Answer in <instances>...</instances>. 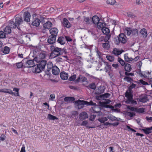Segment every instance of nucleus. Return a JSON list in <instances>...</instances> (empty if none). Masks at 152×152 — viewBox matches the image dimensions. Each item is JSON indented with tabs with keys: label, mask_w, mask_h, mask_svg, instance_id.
Instances as JSON below:
<instances>
[{
	"label": "nucleus",
	"mask_w": 152,
	"mask_h": 152,
	"mask_svg": "<svg viewBox=\"0 0 152 152\" xmlns=\"http://www.w3.org/2000/svg\"><path fill=\"white\" fill-rule=\"evenodd\" d=\"M52 26V23L49 21H47L43 24V27L45 29H49Z\"/></svg>",
	"instance_id": "obj_15"
},
{
	"label": "nucleus",
	"mask_w": 152,
	"mask_h": 152,
	"mask_svg": "<svg viewBox=\"0 0 152 152\" xmlns=\"http://www.w3.org/2000/svg\"><path fill=\"white\" fill-rule=\"evenodd\" d=\"M5 34L2 31H0V38H4L6 37ZM2 43L1 41H0V48L2 46Z\"/></svg>",
	"instance_id": "obj_31"
},
{
	"label": "nucleus",
	"mask_w": 152,
	"mask_h": 152,
	"mask_svg": "<svg viewBox=\"0 0 152 152\" xmlns=\"http://www.w3.org/2000/svg\"><path fill=\"white\" fill-rule=\"evenodd\" d=\"M60 76L61 78L63 80H67L68 77V75L66 73L63 72L60 74Z\"/></svg>",
	"instance_id": "obj_22"
},
{
	"label": "nucleus",
	"mask_w": 152,
	"mask_h": 152,
	"mask_svg": "<svg viewBox=\"0 0 152 152\" xmlns=\"http://www.w3.org/2000/svg\"><path fill=\"white\" fill-rule=\"evenodd\" d=\"M104 86L99 87L98 89L96 90L97 93L100 94L104 92Z\"/></svg>",
	"instance_id": "obj_28"
},
{
	"label": "nucleus",
	"mask_w": 152,
	"mask_h": 152,
	"mask_svg": "<svg viewBox=\"0 0 152 152\" xmlns=\"http://www.w3.org/2000/svg\"><path fill=\"white\" fill-rule=\"evenodd\" d=\"M50 49L51 53L50 57L52 58H55L63 54V50L61 48L52 45L50 46Z\"/></svg>",
	"instance_id": "obj_1"
},
{
	"label": "nucleus",
	"mask_w": 152,
	"mask_h": 152,
	"mask_svg": "<svg viewBox=\"0 0 152 152\" xmlns=\"http://www.w3.org/2000/svg\"><path fill=\"white\" fill-rule=\"evenodd\" d=\"M142 130L146 134H148L151 132L152 130V126L150 127L143 129Z\"/></svg>",
	"instance_id": "obj_26"
},
{
	"label": "nucleus",
	"mask_w": 152,
	"mask_h": 152,
	"mask_svg": "<svg viewBox=\"0 0 152 152\" xmlns=\"http://www.w3.org/2000/svg\"><path fill=\"white\" fill-rule=\"evenodd\" d=\"M97 25V28L99 29L102 28L104 27L105 26V23H102L101 22H99L98 23L96 24Z\"/></svg>",
	"instance_id": "obj_35"
},
{
	"label": "nucleus",
	"mask_w": 152,
	"mask_h": 152,
	"mask_svg": "<svg viewBox=\"0 0 152 152\" xmlns=\"http://www.w3.org/2000/svg\"><path fill=\"white\" fill-rule=\"evenodd\" d=\"M138 34V31L137 29H134L132 30V34L133 35L137 36Z\"/></svg>",
	"instance_id": "obj_40"
},
{
	"label": "nucleus",
	"mask_w": 152,
	"mask_h": 152,
	"mask_svg": "<svg viewBox=\"0 0 152 152\" xmlns=\"http://www.w3.org/2000/svg\"><path fill=\"white\" fill-rule=\"evenodd\" d=\"M126 32L127 35L129 36L131 34H132V30L130 28H128L126 30Z\"/></svg>",
	"instance_id": "obj_56"
},
{
	"label": "nucleus",
	"mask_w": 152,
	"mask_h": 152,
	"mask_svg": "<svg viewBox=\"0 0 152 152\" xmlns=\"http://www.w3.org/2000/svg\"><path fill=\"white\" fill-rule=\"evenodd\" d=\"M50 98L49 100L52 101L53 100V99L55 98V95L54 94H52L50 95Z\"/></svg>",
	"instance_id": "obj_64"
},
{
	"label": "nucleus",
	"mask_w": 152,
	"mask_h": 152,
	"mask_svg": "<svg viewBox=\"0 0 152 152\" xmlns=\"http://www.w3.org/2000/svg\"><path fill=\"white\" fill-rule=\"evenodd\" d=\"M127 15L129 17L132 18H134L136 17V16L133 13L130 12H127Z\"/></svg>",
	"instance_id": "obj_38"
},
{
	"label": "nucleus",
	"mask_w": 152,
	"mask_h": 152,
	"mask_svg": "<svg viewBox=\"0 0 152 152\" xmlns=\"http://www.w3.org/2000/svg\"><path fill=\"white\" fill-rule=\"evenodd\" d=\"M57 42L60 44L63 45L65 43V38L63 37H60L58 38Z\"/></svg>",
	"instance_id": "obj_20"
},
{
	"label": "nucleus",
	"mask_w": 152,
	"mask_h": 152,
	"mask_svg": "<svg viewBox=\"0 0 152 152\" xmlns=\"http://www.w3.org/2000/svg\"><path fill=\"white\" fill-rule=\"evenodd\" d=\"M107 59L110 61H114V58L113 56H106Z\"/></svg>",
	"instance_id": "obj_50"
},
{
	"label": "nucleus",
	"mask_w": 152,
	"mask_h": 152,
	"mask_svg": "<svg viewBox=\"0 0 152 152\" xmlns=\"http://www.w3.org/2000/svg\"><path fill=\"white\" fill-rule=\"evenodd\" d=\"M118 38L119 41L122 43H125L127 42V37L124 34H120Z\"/></svg>",
	"instance_id": "obj_5"
},
{
	"label": "nucleus",
	"mask_w": 152,
	"mask_h": 152,
	"mask_svg": "<svg viewBox=\"0 0 152 152\" xmlns=\"http://www.w3.org/2000/svg\"><path fill=\"white\" fill-rule=\"evenodd\" d=\"M118 61L120 63L122 66H123L125 65V64L124 61L121 58L118 57Z\"/></svg>",
	"instance_id": "obj_44"
},
{
	"label": "nucleus",
	"mask_w": 152,
	"mask_h": 152,
	"mask_svg": "<svg viewBox=\"0 0 152 152\" xmlns=\"http://www.w3.org/2000/svg\"><path fill=\"white\" fill-rule=\"evenodd\" d=\"M55 58H56L55 61L57 63H59L65 61V59L63 58L61 55Z\"/></svg>",
	"instance_id": "obj_30"
},
{
	"label": "nucleus",
	"mask_w": 152,
	"mask_h": 152,
	"mask_svg": "<svg viewBox=\"0 0 152 152\" xmlns=\"http://www.w3.org/2000/svg\"><path fill=\"white\" fill-rule=\"evenodd\" d=\"M35 65L34 61L32 60L27 61L26 63L25 67H31Z\"/></svg>",
	"instance_id": "obj_9"
},
{
	"label": "nucleus",
	"mask_w": 152,
	"mask_h": 152,
	"mask_svg": "<svg viewBox=\"0 0 152 152\" xmlns=\"http://www.w3.org/2000/svg\"><path fill=\"white\" fill-rule=\"evenodd\" d=\"M109 42H106L103 43L102 45V46L104 48H110V45Z\"/></svg>",
	"instance_id": "obj_53"
},
{
	"label": "nucleus",
	"mask_w": 152,
	"mask_h": 152,
	"mask_svg": "<svg viewBox=\"0 0 152 152\" xmlns=\"http://www.w3.org/2000/svg\"><path fill=\"white\" fill-rule=\"evenodd\" d=\"M34 60L35 61H37V62H39V63L37 65L41 69H43L46 65L47 64V61L46 60H39L38 59L37 57H36L34 59Z\"/></svg>",
	"instance_id": "obj_3"
},
{
	"label": "nucleus",
	"mask_w": 152,
	"mask_h": 152,
	"mask_svg": "<svg viewBox=\"0 0 152 152\" xmlns=\"http://www.w3.org/2000/svg\"><path fill=\"white\" fill-rule=\"evenodd\" d=\"M102 33L105 35L110 34H109L110 31L109 29L105 27V26L102 28Z\"/></svg>",
	"instance_id": "obj_29"
},
{
	"label": "nucleus",
	"mask_w": 152,
	"mask_h": 152,
	"mask_svg": "<svg viewBox=\"0 0 152 152\" xmlns=\"http://www.w3.org/2000/svg\"><path fill=\"white\" fill-rule=\"evenodd\" d=\"M105 66L104 70L106 72H107L111 69V66L110 62L105 61H103Z\"/></svg>",
	"instance_id": "obj_18"
},
{
	"label": "nucleus",
	"mask_w": 152,
	"mask_h": 152,
	"mask_svg": "<svg viewBox=\"0 0 152 152\" xmlns=\"http://www.w3.org/2000/svg\"><path fill=\"white\" fill-rule=\"evenodd\" d=\"M24 18L25 21L27 22L30 21L31 15L30 13L28 12H24Z\"/></svg>",
	"instance_id": "obj_17"
},
{
	"label": "nucleus",
	"mask_w": 152,
	"mask_h": 152,
	"mask_svg": "<svg viewBox=\"0 0 152 152\" xmlns=\"http://www.w3.org/2000/svg\"><path fill=\"white\" fill-rule=\"evenodd\" d=\"M124 80L128 82H131L132 80L131 77H129L128 76H125L124 78Z\"/></svg>",
	"instance_id": "obj_47"
},
{
	"label": "nucleus",
	"mask_w": 152,
	"mask_h": 152,
	"mask_svg": "<svg viewBox=\"0 0 152 152\" xmlns=\"http://www.w3.org/2000/svg\"><path fill=\"white\" fill-rule=\"evenodd\" d=\"M15 23L17 25L18 28H19V26L22 24L23 22V20L21 17H17L15 18Z\"/></svg>",
	"instance_id": "obj_14"
},
{
	"label": "nucleus",
	"mask_w": 152,
	"mask_h": 152,
	"mask_svg": "<svg viewBox=\"0 0 152 152\" xmlns=\"http://www.w3.org/2000/svg\"><path fill=\"white\" fill-rule=\"evenodd\" d=\"M11 28L9 26H7L4 29V31L5 34H9L11 33L12 31Z\"/></svg>",
	"instance_id": "obj_23"
},
{
	"label": "nucleus",
	"mask_w": 152,
	"mask_h": 152,
	"mask_svg": "<svg viewBox=\"0 0 152 152\" xmlns=\"http://www.w3.org/2000/svg\"><path fill=\"white\" fill-rule=\"evenodd\" d=\"M123 52V50L121 51L118 49L115 48L113 49V53L114 55L118 56L121 54Z\"/></svg>",
	"instance_id": "obj_27"
},
{
	"label": "nucleus",
	"mask_w": 152,
	"mask_h": 152,
	"mask_svg": "<svg viewBox=\"0 0 152 152\" xmlns=\"http://www.w3.org/2000/svg\"><path fill=\"white\" fill-rule=\"evenodd\" d=\"M88 86L90 88L94 90H95L96 88V85L93 83L90 84Z\"/></svg>",
	"instance_id": "obj_49"
},
{
	"label": "nucleus",
	"mask_w": 152,
	"mask_h": 152,
	"mask_svg": "<svg viewBox=\"0 0 152 152\" xmlns=\"http://www.w3.org/2000/svg\"><path fill=\"white\" fill-rule=\"evenodd\" d=\"M77 103L78 104L86 105H96V104L94 103L92 101H91L90 102H88L86 101H81L80 100H79L77 101Z\"/></svg>",
	"instance_id": "obj_4"
},
{
	"label": "nucleus",
	"mask_w": 152,
	"mask_h": 152,
	"mask_svg": "<svg viewBox=\"0 0 152 152\" xmlns=\"http://www.w3.org/2000/svg\"><path fill=\"white\" fill-rule=\"evenodd\" d=\"M64 38H65V42L66 41L67 42H71L72 40L71 38L68 36H65Z\"/></svg>",
	"instance_id": "obj_60"
},
{
	"label": "nucleus",
	"mask_w": 152,
	"mask_h": 152,
	"mask_svg": "<svg viewBox=\"0 0 152 152\" xmlns=\"http://www.w3.org/2000/svg\"><path fill=\"white\" fill-rule=\"evenodd\" d=\"M0 92L7 93L10 94L14 95L15 96H17V94H16V93L13 92L12 90L4 88L0 89Z\"/></svg>",
	"instance_id": "obj_8"
},
{
	"label": "nucleus",
	"mask_w": 152,
	"mask_h": 152,
	"mask_svg": "<svg viewBox=\"0 0 152 152\" xmlns=\"http://www.w3.org/2000/svg\"><path fill=\"white\" fill-rule=\"evenodd\" d=\"M148 101L147 96H143L140 99V101L142 102H145Z\"/></svg>",
	"instance_id": "obj_36"
},
{
	"label": "nucleus",
	"mask_w": 152,
	"mask_h": 152,
	"mask_svg": "<svg viewBox=\"0 0 152 152\" xmlns=\"http://www.w3.org/2000/svg\"><path fill=\"white\" fill-rule=\"evenodd\" d=\"M59 69L56 66H54L52 67V72L53 74L57 75L59 74Z\"/></svg>",
	"instance_id": "obj_13"
},
{
	"label": "nucleus",
	"mask_w": 152,
	"mask_h": 152,
	"mask_svg": "<svg viewBox=\"0 0 152 152\" xmlns=\"http://www.w3.org/2000/svg\"><path fill=\"white\" fill-rule=\"evenodd\" d=\"M62 24L63 26L67 28H70L71 26L70 23L69 22L68 20L66 18H64L63 19V21L62 22Z\"/></svg>",
	"instance_id": "obj_6"
},
{
	"label": "nucleus",
	"mask_w": 152,
	"mask_h": 152,
	"mask_svg": "<svg viewBox=\"0 0 152 152\" xmlns=\"http://www.w3.org/2000/svg\"><path fill=\"white\" fill-rule=\"evenodd\" d=\"M41 68H39L38 66L37 65V66L35 67V72L36 73H40L42 70H43L42 69H41Z\"/></svg>",
	"instance_id": "obj_46"
},
{
	"label": "nucleus",
	"mask_w": 152,
	"mask_h": 152,
	"mask_svg": "<svg viewBox=\"0 0 152 152\" xmlns=\"http://www.w3.org/2000/svg\"><path fill=\"white\" fill-rule=\"evenodd\" d=\"M136 86V85L134 83H132V84L130 85L129 88V91H131V90L133 88H135Z\"/></svg>",
	"instance_id": "obj_57"
},
{
	"label": "nucleus",
	"mask_w": 152,
	"mask_h": 152,
	"mask_svg": "<svg viewBox=\"0 0 152 152\" xmlns=\"http://www.w3.org/2000/svg\"><path fill=\"white\" fill-rule=\"evenodd\" d=\"M107 119L105 117H102L98 119V121L102 123H104L105 121H107Z\"/></svg>",
	"instance_id": "obj_37"
},
{
	"label": "nucleus",
	"mask_w": 152,
	"mask_h": 152,
	"mask_svg": "<svg viewBox=\"0 0 152 152\" xmlns=\"http://www.w3.org/2000/svg\"><path fill=\"white\" fill-rule=\"evenodd\" d=\"M10 51V48L7 46H5L3 50V52L5 54H7L9 53Z\"/></svg>",
	"instance_id": "obj_34"
},
{
	"label": "nucleus",
	"mask_w": 152,
	"mask_h": 152,
	"mask_svg": "<svg viewBox=\"0 0 152 152\" xmlns=\"http://www.w3.org/2000/svg\"><path fill=\"white\" fill-rule=\"evenodd\" d=\"M23 61H22L21 62L16 63V66L18 68H21L23 66Z\"/></svg>",
	"instance_id": "obj_51"
},
{
	"label": "nucleus",
	"mask_w": 152,
	"mask_h": 152,
	"mask_svg": "<svg viewBox=\"0 0 152 152\" xmlns=\"http://www.w3.org/2000/svg\"><path fill=\"white\" fill-rule=\"evenodd\" d=\"M124 58L125 61L127 62H129L133 60V58L131 57H129L128 56L127 53L125 54L124 56Z\"/></svg>",
	"instance_id": "obj_33"
},
{
	"label": "nucleus",
	"mask_w": 152,
	"mask_h": 152,
	"mask_svg": "<svg viewBox=\"0 0 152 152\" xmlns=\"http://www.w3.org/2000/svg\"><path fill=\"white\" fill-rule=\"evenodd\" d=\"M110 34L106 35L104 40V41L106 42H109L108 40L110 39Z\"/></svg>",
	"instance_id": "obj_45"
},
{
	"label": "nucleus",
	"mask_w": 152,
	"mask_h": 152,
	"mask_svg": "<svg viewBox=\"0 0 152 152\" xmlns=\"http://www.w3.org/2000/svg\"><path fill=\"white\" fill-rule=\"evenodd\" d=\"M115 0H107V4L111 5L114 4L115 3Z\"/></svg>",
	"instance_id": "obj_54"
},
{
	"label": "nucleus",
	"mask_w": 152,
	"mask_h": 152,
	"mask_svg": "<svg viewBox=\"0 0 152 152\" xmlns=\"http://www.w3.org/2000/svg\"><path fill=\"white\" fill-rule=\"evenodd\" d=\"M96 55L98 56L99 58H102V54L98 50H97L96 51Z\"/></svg>",
	"instance_id": "obj_59"
},
{
	"label": "nucleus",
	"mask_w": 152,
	"mask_h": 152,
	"mask_svg": "<svg viewBox=\"0 0 152 152\" xmlns=\"http://www.w3.org/2000/svg\"><path fill=\"white\" fill-rule=\"evenodd\" d=\"M131 66V65L130 64L128 63L126 64L124 66L125 70L126 72H130L132 69Z\"/></svg>",
	"instance_id": "obj_25"
},
{
	"label": "nucleus",
	"mask_w": 152,
	"mask_h": 152,
	"mask_svg": "<svg viewBox=\"0 0 152 152\" xmlns=\"http://www.w3.org/2000/svg\"><path fill=\"white\" fill-rule=\"evenodd\" d=\"M75 99L73 97H67L64 98V101L68 102H72L74 101Z\"/></svg>",
	"instance_id": "obj_32"
},
{
	"label": "nucleus",
	"mask_w": 152,
	"mask_h": 152,
	"mask_svg": "<svg viewBox=\"0 0 152 152\" xmlns=\"http://www.w3.org/2000/svg\"><path fill=\"white\" fill-rule=\"evenodd\" d=\"M125 97L127 98V100L125 101V102L127 104H137V102L133 100V95L131 91H127L125 93Z\"/></svg>",
	"instance_id": "obj_2"
},
{
	"label": "nucleus",
	"mask_w": 152,
	"mask_h": 152,
	"mask_svg": "<svg viewBox=\"0 0 152 152\" xmlns=\"http://www.w3.org/2000/svg\"><path fill=\"white\" fill-rule=\"evenodd\" d=\"M125 75L126 76H129L130 75L131 76H133L134 75V74L131 73H129L128 72H125Z\"/></svg>",
	"instance_id": "obj_62"
},
{
	"label": "nucleus",
	"mask_w": 152,
	"mask_h": 152,
	"mask_svg": "<svg viewBox=\"0 0 152 152\" xmlns=\"http://www.w3.org/2000/svg\"><path fill=\"white\" fill-rule=\"evenodd\" d=\"M48 118L51 120H54L55 119H57L58 118L56 116L52 115L50 114H49L48 115Z\"/></svg>",
	"instance_id": "obj_41"
},
{
	"label": "nucleus",
	"mask_w": 152,
	"mask_h": 152,
	"mask_svg": "<svg viewBox=\"0 0 152 152\" xmlns=\"http://www.w3.org/2000/svg\"><path fill=\"white\" fill-rule=\"evenodd\" d=\"M56 39V37L51 35L49 37L47 41L49 43L52 44L55 42Z\"/></svg>",
	"instance_id": "obj_16"
},
{
	"label": "nucleus",
	"mask_w": 152,
	"mask_h": 152,
	"mask_svg": "<svg viewBox=\"0 0 152 152\" xmlns=\"http://www.w3.org/2000/svg\"><path fill=\"white\" fill-rule=\"evenodd\" d=\"M145 111L144 109L143 108H137L136 109V112L138 113H143Z\"/></svg>",
	"instance_id": "obj_52"
},
{
	"label": "nucleus",
	"mask_w": 152,
	"mask_h": 152,
	"mask_svg": "<svg viewBox=\"0 0 152 152\" xmlns=\"http://www.w3.org/2000/svg\"><path fill=\"white\" fill-rule=\"evenodd\" d=\"M9 26L12 28H17L18 29H19V28H18L17 25L15 23H16L15 21H14L13 20H11L9 22Z\"/></svg>",
	"instance_id": "obj_10"
},
{
	"label": "nucleus",
	"mask_w": 152,
	"mask_h": 152,
	"mask_svg": "<svg viewBox=\"0 0 152 152\" xmlns=\"http://www.w3.org/2000/svg\"><path fill=\"white\" fill-rule=\"evenodd\" d=\"M127 115L130 117H132L135 115V114L133 113L130 112H128L127 113Z\"/></svg>",
	"instance_id": "obj_63"
},
{
	"label": "nucleus",
	"mask_w": 152,
	"mask_h": 152,
	"mask_svg": "<svg viewBox=\"0 0 152 152\" xmlns=\"http://www.w3.org/2000/svg\"><path fill=\"white\" fill-rule=\"evenodd\" d=\"M83 21L86 25H89L92 23L91 18L84 16Z\"/></svg>",
	"instance_id": "obj_19"
},
{
	"label": "nucleus",
	"mask_w": 152,
	"mask_h": 152,
	"mask_svg": "<svg viewBox=\"0 0 152 152\" xmlns=\"http://www.w3.org/2000/svg\"><path fill=\"white\" fill-rule=\"evenodd\" d=\"M96 117V115H91L90 118V120L92 121H93L94 120L95 118Z\"/></svg>",
	"instance_id": "obj_61"
},
{
	"label": "nucleus",
	"mask_w": 152,
	"mask_h": 152,
	"mask_svg": "<svg viewBox=\"0 0 152 152\" xmlns=\"http://www.w3.org/2000/svg\"><path fill=\"white\" fill-rule=\"evenodd\" d=\"M40 23V20L38 18H36L32 22V25L36 27H38L39 26Z\"/></svg>",
	"instance_id": "obj_21"
},
{
	"label": "nucleus",
	"mask_w": 152,
	"mask_h": 152,
	"mask_svg": "<svg viewBox=\"0 0 152 152\" xmlns=\"http://www.w3.org/2000/svg\"><path fill=\"white\" fill-rule=\"evenodd\" d=\"M46 56L45 54L44 53H42L39 54V58L40 59H43L45 58Z\"/></svg>",
	"instance_id": "obj_48"
},
{
	"label": "nucleus",
	"mask_w": 152,
	"mask_h": 152,
	"mask_svg": "<svg viewBox=\"0 0 152 152\" xmlns=\"http://www.w3.org/2000/svg\"><path fill=\"white\" fill-rule=\"evenodd\" d=\"M49 31L51 36L56 37L58 31L56 28H52L50 29Z\"/></svg>",
	"instance_id": "obj_7"
},
{
	"label": "nucleus",
	"mask_w": 152,
	"mask_h": 152,
	"mask_svg": "<svg viewBox=\"0 0 152 152\" xmlns=\"http://www.w3.org/2000/svg\"><path fill=\"white\" fill-rule=\"evenodd\" d=\"M88 118V115L87 113L85 112L80 113L79 115L80 119L83 121Z\"/></svg>",
	"instance_id": "obj_12"
},
{
	"label": "nucleus",
	"mask_w": 152,
	"mask_h": 152,
	"mask_svg": "<svg viewBox=\"0 0 152 152\" xmlns=\"http://www.w3.org/2000/svg\"><path fill=\"white\" fill-rule=\"evenodd\" d=\"M76 75H73L71 76L69 78V81H72L74 80L76 78Z\"/></svg>",
	"instance_id": "obj_55"
},
{
	"label": "nucleus",
	"mask_w": 152,
	"mask_h": 152,
	"mask_svg": "<svg viewBox=\"0 0 152 152\" xmlns=\"http://www.w3.org/2000/svg\"><path fill=\"white\" fill-rule=\"evenodd\" d=\"M40 23H45V22H46L47 20V19L46 18H45L43 17L41 18L40 19Z\"/></svg>",
	"instance_id": "obj_58"
},
{
	"label": "nucleus",
	"mask_w": 152,
	"mask_h": 152,
	"mask_svg": "<svg viewBox=\"0 0 152 152\" xmlns=\"http://www.w3.org/2000/svg\"><path fill=\"white\" fill-rule=\"evenodd\" d=\"M127 108L131 111L136 112L137 108L131 107L129 105L127 106Z\"/></svg>",
	"instance_id": "obj_42"
},
{
	"label": "nucleus",
	"mask_w": 152,
	"mask_h": 152,
	"mask_svg": "<svg viewBox=\"0 0 152 152\" xmlns=\"http://www.w3.org/2000/svg\"><path fill=\"white\" fill-rule=\"evenodd\" d=\"M92 23L94 24H96L99 21V18L96 15H95L91 18Z\"/></svg>",
	"instance_id": "obj_24"
},
{
	"label": "nucleus",
	"mask_w": 152,
	"mask_h": 152,
	"mask_svg": "<svg viewBox=\"0 0 152 152\" xmlns=\"http://www.w3.org/2000/svg\"><path fill=\"white\" fill-rule=\"evenodd\" d=\"M107 118L108 119L112 121H115L117 120V118L112 115H108L107 117Z\"/></svg>",
	"instance_id": "obj_39"
},
{
	"label": "nucleus",
	"mask_w": 152,
	"mask_h": 152,
	"mask_svg": "<svg viewBox=\"0 0 152 152\" xmlns=\"http://www.w3.org/2000/svg\"><path fill=\"white\" fill-rule=\"evenodd\" d=\"M139 34L140 37L143 38H146L147 36L146 29L145 28L142 29L140 31Z\"/></svg>",
	"instance_id": "obj_11"
},
{
	"label": "nucleus",
	"mask_w": 152,
	"mask_h": 152,
	"mask_svg": "<svg viewBox=\"0 0 152 152\" xmlns=\"http://www.w3.org/2000/svg\"><path fill=\"white\" fill-rule=\"evenodd\" d=\"M110 96V94L108 93H106L104 94H102L100 95L101 98L103 99H104L105 98H108Z\"/></svg>",
	"instance_id": "obj_43"
}]
</instances>
